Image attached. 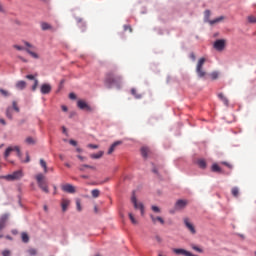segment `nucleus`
<instances>
[{"label":"nucleus","mask_w":256,"mask_h":256,"mask_svg":"<svg viewBox=\"0 0 256 256\" xmlns=\"http://www.w3.org/2000/svg\"><path fill=\"white\" fill-rule=\"evenodd\" d=\"M104 83L107 89H112L113 87H117L119 89L123 84V76L115 74V72H108L106 74Z\"/></svg>","instance_id":"1"},{"label":"nucleus","mask_w":256,"mask_h":256,"mask_svg":"<svg viewBox=\"0 0 256 256\" xmlns=\"http://www.w3.org/2000/svg\"><path fill=\"white\" fill-rule=\"evenodd\" d=\"M38 187L44 192V193H49V186L47 185V179L45 178V175L42 173H39L35 177Z\"/></svg>","instance_id":"2"},{"label":"nucleus","mask_w":256,"mask_h":256,"mask_svg":"<svg viewBox=\"0 0 256 256\" xmlns=\"http://www.w3.org/2000/svg\"><path fill=\"white\" fill-rule=\"evenodd\" d=\"M205 58H200L197 62L196 65V73L198 75V77H200V79H203V77H205V75H207V72H205V70H203V65H205Z\"/></svg>","instance_id":"3"},{"label":"nucleus","mask_w":256,"mask_h":256,"mask_svg":"<svg viewBox=\"0 0 256 256\" xmlns=\"http://www.w3.org/2000/svg\"><path fill=\"white\" fill-rule=\"evenodd\" d=\"M13 151H15L17 153L18 157H21V148H19V146H10L8 148H6L5 152H4V159L7 161V159H9V156L11 155V153H13Z\"/></svg>","instance_id":"4"},{"label":"nucleus","mask_w":256,"mask_h":256,"mask_svg":"<svg viewBox=\"0 0 256 256\" xmlns=\"http://www.w3.org/2000/svg\"><path fill=\"white\" fill-rule=\"evenodd\" d=\"M23 177V172L21 170L15 171L12 174L2 176L1 179H6V181H17Z\"/></svg>","instance_id":"5"},{"label":"nucleus","mask_w":256,"mask_h":256,"mask_svg":"<svg viewBox=\"0 0 256 256\" xmlns=\"http://www.w3.org/2000/svg\"><path fill=\"white\" fill-rule=\"evenodd\" d=\"M187 205H189L188 200L180 199L175 203L174 210H170V213H175V211H183Z\"/></svg>","instance_id":"6"},{"label":"nucleus","mask_w":256,"mask_h":256,"mask_svg":"<svg viewBox=\"0 0 256 256\" xmlns=\"http://www.w3.org/2000/svg\"><path fill=\"white\" fill-rule=\"evenodd\" d=\"M183 222H184L186 229H188V231L192 235H195L197 233V230L195 229V225H193V223H191V220L188 217L184 218Z\"/></svg>","instance_id":"7"},{"label":"nucleus","mask_w":256,"mask_h":256,"mask_svg":"<svg viewBox=\"0 0 256 256\" xmlns=\"http://www.w3.org/2000/svg\"><path fill=\"white\" fill-rule=\"evenodd\" d=\"M131 202L133 203L135 209H140L141 215H144V213H145V206H143V203L137 202V197L135 196V193L131 197Z\"/></svg>","instance_id":"8"},{"label":"nucleus","mask_w":256,"mask_h":256,"mask_svg":"<svg viewBox=\"0 0 256 256\" xmlns=\"http://www.w3.org/2000/svg\"><path fill=\"white\" fill-rule=\"evenodd\" d=\"M225 43L226 41L224 39H219L214 42V49L216 51H223L225 49Z\"/></svg>","instance_id":"9"},{"label":"nucleus","mask_w":256,"mask_h":256,"mask_svg":"<svg viewBox=\"0 0 256 256\" xmlns=\"http://www.w3.org/2000/svg\"><path fill=\"white\" fill-rule=\"evenodd\" d=\"M150 219L154 225H157V222L161 225H165V220L161 216H155L153 214H150Z\"/></svg>","instance_id":"10"},{"label":"nucleus","mask_w":256,"mask_h":256,"mask_svg":"<svg viewBox=\"0 0 256 256\" xmlns=\"http://www.w3.org/2000/svg\"><path fill=\"white\" fill-rule=\"evenodd\" d=\"M51 84H42L40 91L42 93V95H49V93H51Z\"/></svg>","instance_id":"11"},{"label":"nucleus","mask_w":256,"mask_h":256,"mask_svg":"<svg viewBox=\"0 0 256 256\" xmlns=\"http://www.w3.org/2000/svg\"><path fill=\"white\" fill-rule=\"evenodd\" d=\"M79 109H85L86 111H93V108L89 106L85 101L79 100L77 102Z\"/></svg>","instance_id":"12"},{"label":"nucleus","mask_w":256,"mask_h":256,"mask_svg":"<svg viewBox=\"0 0 256 256\" xmlns=\"http://www.w3.org/2000/svg\"><path fill=\"white\" fill-rule=\"evenodd\" d=\"M71 205V200L63 198L61 200V207H62V211L63 213H65V211H67V209H69V206Z\"/></svg>","instance_id":"13"},{"label":"nucleus","mask_w":256,"mask_h":256,"mask_svg":"<svg viewBox=\"0 0 256 256\" xmlns=\"http://www.w3.org/2000/svg\"><path fill=\"white\" fill-rule=\"evenodd\" d=\"M173 253H175L176 255L191 256V252L185 249L174 248Z\"/></svg>","instance_id":"14"},{"label":"nucleus","mask_w":256,"mask_h":256,"mask_svg":"<svg viewBox=\"0 0 256 256\" xmlns=\"http://www.w3.org/2000/svg\"><path fill=\"white\" fill-rule=\"evenodd\" d=\"M62 191L65 193H75V186L71 184H65L62 186Z\"/></svg>","instance_id":"15"},{"label":"nucleus","mask_w":256,"mask_h":256,"mask_svg":"<svg viewBox=\"0 0 256 256\" xmlns=\"http://www.w3.org/2000/svg\"><path fill=\"white\" fill-rule=\"evenodd\" d=\"M119 145H121V141L114 142L108 150V155L113 154V152L115 151V149H117V147H119Z\"/></svg>","instance_id":"16"},{"label":"nucleus","mask_w":256,"mask_h":256,"mask_svg":"<svg viewBox=\"0 0 256 256\" xmlns=\"http://www.w3.org/2000/svg\"><path fill=\"white\" fill-rule=\"evenodd\" d=\"M27 87V82L20 80L16 83V89H19L20 91H23Z\"/></svg>","instance_id":"17"},{"label":"nucleus","mask_w":256,"mask_h":256,"mask_svg":"<svg viewBox=\"0 0 256 256\" xmlns=\"http://www.w3.org/2000/svg\"><path fill=\"white\" fill-rule=\"evenodd\" d=\"M218 98L222 101V103H224L226 107H229V99H227L223 93H219Z\"/></svg>","instance_id":"18"},{"label":"nucleus","mask_w":256,"mask_h":256,"mask_svg":"<svg viewBox=\"0 0 256 256\" xmlns=\"http://www.w3.org/2000/svg\"><path fill=\"white\" fill-rule=\"evenodd\" d=\"M141 155H142V157L144 158V159H147V157H149V153H150V150H149V148H147V147H142L141 148Z\"/></svg>","instance_id":"19"},{"label":"nucleus","mask_w":256,"mask_h":256,"mask_svg":"<svg viewBox=\"0 0 256 256\" xmlns=\"http://www.w3.org/2000/svg\"><path fill=\"white\" fill-rule=\"evenodd\" d=\"M211 171H213V173H223V170L221 169V167H219V164L214 163L211 167Z\"/></svg>","instance_id":"20"},{"label":"nucleus","mask_w":256,"mask_h":256,"mask_svg":"<svg viewBox=\"0 0 256 256\" xmlns=\"http://www.w3.org/2000/svg\"><path fill=\"white\" fill-rule=\"evenodd\" d=\"M225 17L224 16H220L218 18H215L214 20H209V24L210 25H215L217 23H221V21H224Z\"/></svg>","instance_id":"21"},{"label":"nucleus","mask_w":256,"mask_h":256,"mask_svg":"<svg viewBox=\"0 0 256 256\" xmlns=\"http://www.w3.org/2000/svg\"><path fill=\"white\" fill-rule=\"evenodd\" d=\"M197 165L200 167V169H207V162L205 159H199L197 161Z\"/></svg>","instance_id":"22"},{"label":"nucleus","mask_w":256,"mask_h":256,"mask_svg":"<svg viewBox=\"0 0 256 256\" xmlns=\"http://www.w3.org/2000/svg\"><path fill=\"white\" fill-rule=\"evenodd\" d=\"M41 29H42V31H49V30L53 29V27L51 26V24H49L47 22H43L41 24Z\"/></svg>","instance_id":"23"},{"label":"nucleus","mask_w":256,"mask_h":256,"mask_svg":"<svg viewBox=\"0 0 256 256\" xmlns=\"http://www.w3.org/2000/svg\"><path fill=\"white\" fill-rule=\"evenodd\" d=\"M25 51L27 52L28 55H31V57H33V59H39V55L33 51H31V49L26 48Z\"/></svg>","instance_id":"24"},{"label":"nucleus","mask_w":256,"mask_h":256,"mask_svg":"<svg viewBox=\"0 0 256 256\" xmlns=\"http://www.w3.org/2000/svg\"><path fill=\"white\" fill-rule=\"evenodd\" d=\"M104 152L103 151H99L96 154H91L90 157L91 159H101V157H103Z\"/></svg>","instance_id":"25"},{"label":"nucleus","mask_w":256,"mask_h":256,"mask_svg":"<svg viewBox=\"0 0 256 256\" xmlns=\"http://www.w3.org/2000/svg\"><path fill=\"white\" fill-rule=\"evenodd\" d=\"M40 165L44 169V173H49V169L47 168V162H45V160L40 159Z\"/></svg>","instance_id":"26"},{"label":"nucleus","mask_w":256,"mask_h":256,"mask_svg":"<svg viewBox=\"0 0 256 256\" xmlns=\"http://www.w3.org/2000/svg\"><path fill=\"white\" fill-rule=\"evenodd\" d=\"M26 145H35L36 141L34 140L33 137L29 136L25 139Z\"/></svg>","instance_id":"27"},{"label":"nucleus","mask_w":256,"mask_h":256,"mask_svg":"<svg viewBox=\"0 0 256 256\" xmlns=\"http://www.w3.org/2000/svg\"><path fill=\"white\" fill-rule=\"evenodd\" d=\"M6 117H8L10 120L13 119V108L8 107L6 109Z\"/></svg>","instance_id":"28"},{"label":"nucleus","mask_w":256,"mask_h":256,"mask_svg":"<svg viewBox=\"0 0 256 256\" xmlns=\"http://www.w3.org/2000/svg\"><path fill=\"white\" fill-rule=\"evenodd\" d=\"M91 195L94 199H97V197H99V195H101V191L99 189H94L91 191Z\"/></svg>","instance_id":"29"},{"label":"nucleus","mask_w":256,"mask_h":256,"mask_svg":"<svg viewBox=\"0 0 256 256\" xmlns=\"http://www.w3.org/2000/svg\"><path fill=\"white\" fill-rule=\"evenodd\" d=\"M23 243H29V235L26 232L21 234Z\"/></svg>","instance_id":"30"},{"label":"nucleus","mask_w":256,"mask_h":256,"mask_svg":"<svg viewBox=\"0 0 256 256\" xmlns=\"http://www.w3.org/2000/svg\"><path fill=\"white\" fill-rule=\"evenodd\" d=\"M233 197H239V188L233 187L231 190Z\"/></svg>","instance_id":"31"},{"label":"nucleus","mask_w":256,"mask_h":256,"mask_svg":"<svg viewBox=\"0 0 256 256\" xmlns=\"http://www.w3.org/2000/svg\"><path fill=\"white\" fill-rule=\"evenodd\" d=\"M129 219H130V221H131V223L133 224V225H137L139 222L137 221V219H135V216H133V214L132 213H129Z\"/></svg>","instance_id":"32"},{"label":"nucleus","mask_w":256,"mask_h":256,"mask_svg":"<svg viewBox=\"0 0 256 256\" xmlns=\"http://www.w3.org/2000/svg\"><path fill=\"white\" fill-rule=\"evenodd\" d=\"M210 77L212 79V81H215V79H219V72L214 71L210 74Z\"/></svg>","instance_id":"33"},{"label":"nucleus","mask_w":256,"mask_h":256,"mask_svg":"<svg viewBox=\"0 0 256 256\" xmlns=\"http://www.w3.org/2000/svg\"><path fill=\"white\" fill-rule=\"evenodd\" d=\"M28 255L35 256L37 255V250L35 248H30L27 250Z\"/></svg>","instance_id":"34"},{"label":"nucleus","mask_w":256,"mask_h":256,"mask_svg":"<svg viewBox=\"0 0 256 256\" xmlns=\"http://www.w3.org/2000/svg\"><path fill=\"white\" fill-rule=\"evenodd\" d=\"M131 94L136 97V99H141V94H137V90L135 88L131 89Z\"/></svg>","instance_id":"35"},{"label":"nucleus","mask_w":256,"mask_h":256,"mask_svg":"<svg viewBox=\"0 0 256 256\" xmlns=\"http://www.w3.org/2000/svg\"><path fill=\"white\" fill-rule=\"evenodd\" d=\"M151 210L153 211V213H161V208L155 205L151 207Z\"/></svg>","instance_id":"36"},{"label":"nucleus","mask_w":256,"mask_h":256,"mask_svg":"<svg viewBox=\"0 0 256 256\" xmlns=\"http://www.w3.org/2000/svg\"><path fill=\"white\" fill-rule=\"evenodd\" d=\"M0 93L1 95H3L4 97H9V91L0 88Z\"/></svg>","instance_id":"37"},{"label":"nucleus","mask_w":256,"mask_h":256,"mask_svg":"<svg viewBox=\"0 0 256 256\" xmlns=\"http://www.w3.org/2000/svg\"><path fill=\"white\" fill-rule=\"evenodd\" d=\"M12 107H13L14 111H16V113H19V106H17V102L16 101L12 102Z\"/></svg>","instance_id":"38"},{"label":"nucleus","mask_w":256,"mask_h":256,"mask_svg":"<svg viewBox=\"0 0 256 256\" xmlns=\"http://www.w3.org/2000/svg\"><path fill=\"white\" fill-rule=\"evenodd\" d=\"M76 209H77V211H82L81 200H79V199L76 200Z\"/></svg>","instance_id":"39"},{"label":"nucleus","mask_w":256,"mask_h":256,"mask_svg":"<svg viewBox=\"0 0 256 256\" xmlns=\"http://www.w3.org/2000/svg\"><path fill=\"white\" fill-rule=\"evenodd\" d=\"M247 19H248V22L250 23H256V17L253 15L248 16Z\"/></svg>","instance_id":"40"},{"label":"nucleus","mask_w":256,"mask_h":256,"mask_svg":"<svg viewBox=\"0 0 256 256\" xmlns=\"http://www.w3.org/2000/svg\"><path fill=\"white\" fill-rule=\"evenodd\" d=\"M192 249H194V251H198V253H203V250L197 246H195V244H191Z\"/></svg>","instance_id":"41"},{"label":"nucleus","mask_w":256,"mask_h":256,"mask_svg":"<svg viewBox=\"0 0 256 256\" xmlns=\"http://www.w3.org/2000/svg\"><path fill=\"white\" fill-rule=\"evenodd\" d=\"M38 85H39V80H34V85L32 86V91H36Z\"/></svg>","instance_id":"42"},{"label":"nucleus","mask_w":256,"mask_h":256,"mask_svg":"<svg viewBox=\"0 0 256 256\" xmlns=\"http://www.w3.org/2000/svg\"><path fill=\"white\" fill-rule=\"evenodd\" d=\"M124 31H129L130 33H133V28H131L130 25H124Z\"/></svg>","instance_id":"43"},{"label":"nucleus","mask_w":256,"mask_h":256,"mask_svg":"<svg viewBox=\"0 0 256 256\" xmlns=\"http://www.w3.org/2000/svg\"><path fill=\"white\" fill-rule=\"evenodd\" d=\"M87 147L89 149H99V145H97V144H88Z\"/></svg>","instance_id":"44"},{"label":"nucleus","mask_w":256,"mask_h":256,"mask_svg":"<svg viewBox=\"0 0 256 256\" xmlns=\"http://www.w3.org/2000/svg\"><path fill=\"white\" fill-rule=\"evenodd\" d=\"M204 15H205V19H209L211 17V11L205 10Z\"/></svg>","instance_id":"45"},{"label":"nucleus","mask_w":256,"mask_h":256,"mask_svg":"<svg viewBox=\"0 0 256 256\" xmlns=\"http://www.w3.org/2000/svg\"><path fill=\"white\" fill-rule=\"evenodd\" d=\"M222 165H225V167H228V169H233V165H231L229 162H221Z\"/></svg>","instance_id":"46"},{"label":"nucleus","mask_w":256,"mask_h":256,"mask_svg":"<svg viewBox=\"0 0 256 256\" xmlns=\"http://www.w3.org/2000/svg\"><path fill=\"white\" fill-rule=\"evenodd\" d=\"M2 255H3V256H11V251H9V250H4V251H2Z\"/></svg>","instance_id":"47"},{"label":"nucleus","mask_w":256,"mask_h":256,"mask_svg":"<svg viewBox=\"0 0 256 256\" xmlns=\"http://www.w3.org/2000/svg\"><path fill=\"white\" fill-rule=\"evenodd\" d=\"M4 228H5V219H2L0 221V231H1V229H4Z\"/></svg>","instance_id":"48"},{"label":"nucleus","mask_w":256,"mask_h":256,"mask_svg":"<svg viewBox=\"0 0 256 256\" xmlns=\"http://www.w3.org/2000/svg\"><path fill=\"white\" fill-rule=\"evenodd\" d=\"M14 49H17V51L25 50V48H23L22 46H19V45H14Z\"/></svg>","instance_id":"49"},{"label":"nucleus","mask_w":256,"mask_h":256,"mask_svg":"<svg viewBox=\"0 0 256 256\" xmlns=\"http://www.w3.org/2000/svg\"><path fill=\"white\" fill-rule=\"evenodd\" d=\"M26 79H29L30 81H35V76L33 75H26Z\"/></svg>","instance_id":"50"},{"label":"nucleus","mask_w":256,"mask_h":256,"mask_svg":"<svg viewBox=\"0 0 256 256\" xmlns=\"http://www.w3.org/2000/svg\"><path fill=\"white\" fill-rule=\"evenodd\" d=\"M69 99H77V95H75V93H70Z\"/></svg>","instance_id":"51"},{"label":"nucleus","mask_w":256,"mask_h":256,"mask_svg":"<svg viewBox=\"0 0 256 256\" xmlns=\"http://www.w3.org/2000/svg\"><path fill=\"white\" fill-rule=\"evenodd\" d=\"M69 143H70V145H73V147H77V141L70 140Z\"/></svg>","instance_id":"52"},{"label":"nucleus","mask_w":256,"mask_h":256,"mask_svg":"<svg viewBox=\"0 0 256 256\" xmlns=\"http://www.w3.org/2000/svg\"><path fill=\"white\" fill-rule=\"evenodd\" d=\"M190 59H192V61H195L197 59V57L195 56V53H190Z\"/></svg>","instance_id":"53"},{"label":"nucleus","mask_w":256,"mask_h":256,"mask_svg":"<svg viewBox=\"0 0 256 256\" xmlns=\"http://www.w3.org/2000/svg\"><path fill=\"white\" fill-rule=\"evenodd\" d=\"M83 167H85V169H95L94 166L87 165V164H84Z\"/></svg>","instance_id":"54"},{"label":"nucleus","mask_w":256,"mask_h":256,"mask_svg":"<svg viewBox=\"0 0 256 256\" xmlns=\"http://www.w3.org/2000/svg\"><path fill=\"white\" fill-rule=\"evenodd\" d=\"M61 109H62V111H64V113H67V111L69 110V109L67 108V106H65V105H62V106H61Z\"/></svg>","instance_id":"55"},{"label":"nucleus","mask_w":256,"mask_h":256,"mask_svg":"<svg viewBox=\"0 0 256 256\" xmlns=\"http://www.w3.org/2000/svg\"><path fill=\"white\" fill-rule=\"evenodd\" d=\"M62 133H64V135H67V128H65V126L62 127Z\"/></svg>","instance_id":"56"},{"label":"nucleus","mask_w":256,"mask_h":256,"mask_svg":"<svg viewBox=\"0 0 256 256\" xmlns=\"http://www.w3.org/2000/svg\"><path fill=\"white\" fill-rule=\"evenodd\" d=\"M24 45H26V47H29V48L33 47V45H31V43L29 42H24Z\"/></svg>","instance_id":"57"},{"label":"nucleus","mask_w":256,"mask_h":256,"mask_svg":"<svg viewBox=\"0 0 256 256\" xmlns=\"http://www.w3.org/2000/svg\"><path fill=\"white\" fill-rule=\"evenodd\" d=\"M155 239H156V241H157L158 243H161V241H162V239H161L159 236H156Z\"/></svg>","instance_id":"58"},{"label":"nucleus","mask_w":256,"mask_h":256,"mask_svg":"<svg viewBox=\"0 0 256 256\" xmlns=\"http://www.w3.org/2000/svg\"><path fill=\"white\" fill-rule=\"evenodd\" d=\"M77 157L80 159V161H85V157H83L81 155H78Z\"/></svg>","instance_id":"59"},{"label":"nucleus","mask_w":256,"mask_h":256,"mask_svg":"<svg viewBox=\"0 0 256 256\" xmlns=\"http://www.w3.org/2000/svg\"><path fill=\"white\" fill-rule=\"evenodd\" d=\"M152 171H153V173H155V174L157 175V173H158L157 167H154V168L152 169Z\"/></svg>","instance_id":"60"},{"label":"nucleus","mask_w":256,"mask_h":256,"mask_svg":"<svg viewBox=\"0 0 256 256\" xmlns=\"http://www.w3.org/2000/svg\"><path fill=\"white\" fill-rule=\"evenodd\" d=\"M94 212L99 213V208L97 206L94 207Z\"/></svg>","instance_id":"61"},{"label":"nucleus","mask_w":256,"mask_h":256,"mask_svg":"<svg viewBox=\"0 0 256 256\" xmlns=\"http://www.w3.org/2000/svg\"><path fill=\"white\" fill-rule=\"evenodd\" d=\"M0 123H2V125H6L5 120L4 119H0Z\"/></svg>","instance_id":"62"},{"label":"nucleus","mask_w":256,"mask_h":256,"mask_svg":"<svg viewBox=\"0 0 256 256\" xmlns=\"http://www.w3.org/2000/svg\"><path fill=\"white\" fill-rule=\"evenodd\" d=\"M44 211L47 213V211H49V208L47 207V205L44 206Z\"/></svg>","instance_id":"63"},{"label":"nucleus","mask_w":256,"mask_h":256,"mask_svg":"<svg viewBox=\"0 0 256 256\" xmlns=\"http://www.w3.org/2000/svg\"><path fill=\"white\" fill-rule=\"evenodd\" d=\"M81 171H85V167L82 165V166H80V168H79Z\"/></svg>","instance_id":"64"}]
</instances>
